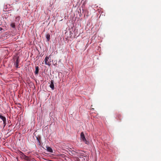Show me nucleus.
<instances>
[{
	"label": "nucleus",
	"mask_w": 161,
	"mask_h": 161,
	"mask_svg": "<svg viewBox=\"0 0 161 161\" xmlns=\"http://www.w3.org/2000/svg\"><path fill=\"white\" fill-rule=\"evenodd\" d=\"M81 138L83 142H85L86 144H87V142L85 137L84 134L82 132L80 134Z\"/></svg>",
	"instance_id": "nucleus-1"
},
{
	"label": "nucleus",
	"mask_w": 161,
	"mask_h": 161,
	"mask_svg": "<svg viewBox=\"0 0 161 161\" xmlns=\"http://www.w3.org/2000/svg\"><path fill=\"white\" fill-rule=\"evenodd\" d=\"M45 64L46 65H49L51 64V61L49 60V57H46L44 59Z\"/></svg>",
	"instance_id": "nucleus-2"
},
{
	"label": "nucleus",
	"mask_w": 161,
	"mask_h": 161,
	"mask_svg": "<svg viewBox=\"0 0 161 161\" xmlns=\"http://www.w3.org/2000/svg\"><path fill=\"white\" fill-rule=\"evenodd\" d=\"M65 156L64 154H61V161H68L69 158Z\"/></svg>",
	"instance_id": "nucleus-3"
},
{
	"label": "nucleus",
	"mask_w": 161,
	"mask_h": 161,
	"mask_svg": "<svg viewBox=\"0 0 161 161\" xmlns=\"http://www.w3.org/2000/svg\"><path fill=\"white\" fill-rule=\"evenodd\" d=\"M0 118L1 119L3 122V124L5 125V123L6 122V119L5 117L2 116L1 115H0Z\"/></svg>",
	"instance_id": "nucleus-4"
},
{
	"label": "nucleus",
	"mask_w": 161,
	"mask_h": 161,
	"mask_svg": "<svg viewBox=\"0 0 161 161\" xmlns=\"http://www.w3.org/2000/svg\"><path fill=\"white\" fill-rule=\"evenodd\" d=\"M53 82V80H51L50 81V84L49 86L51 88L52 90L54 89V88Z\"/></svg>",
	"instance_id": "nucleus-5"
},
{
	"label": "nucleus",
	"mask_w": 161,
	"mask_h": 161,
	"mask_svg": "<svg viewBox=\"0 0 161 161\" xmlns=\"http://www.w3.org/2000/svg\"><path fill=\"white\" fill-rule=\"evenodd\" d=\"M19 61L18 60V58H17L16 61L14 62V65L15 66V67L17 68H18V64L19 63Z\"/></svg>",
	"instance_id": "nucleus-6"
},
{
	"label": "nucleus",
	"mask_w": 161,
	"mask_h": 161,
	"mask_svg": "<svg viewBox=\"0 0 161 161\" xmlns=\"http://www.w3.org/2000/svg\"><path fill=\"white\" fill-rule=\"evenodd\" d=\"M64 148V147H62L61 145V153L62 152L63 153L66 154V153L67 152V151L64 148Z\"/></svg>",
	"instance_id": "nucleus-7"
},
{
	"label": "nucleus",
	"mask_w": 161,
	"mask_h": 161,
	"mask_svg": "<svg viewBox=\"0 0 161 161\" xmlns=\"http://www.w3.org/2000/svg\"><path fill=\"white\" fill-rule=\"evenodd\" d=\"M46 37L47 39V41H48L50 38V36L49 34H47L46 35Z\"/></svg>",
	"instance_id": "nucleus-8"
},
{
	"label": "nucleus",
	"mask_w": 161,
	"mask_h": 161,
	"mask_svg": "<svg viewBox=\"0 0 161 161\" xmlns=\"http://www.w3.org/2000/svg\"><path fill=\"white\" fill-rule=\"evenodd\" d=\"M36 70L35 71V74H37L39 71V67L38 66H36L35 67Z\"/></svg>",
	"instance_id": "nucleus-9"
},
{
	"label": "nucleus",
	"mask_w": 161,
	"mask_h": 161,
	"mask_svg": "<svg viewBox=\"0 0 161 161\" xmlns=\"http://www.w3.org/2000/svg\"><path fill=\"white\" fill-rule=\"evenodd\" d=\"M47 150L51 153L53 152V150L50 147H47Z\"/></svg>",
	"instance_id": "nucleus-10"
},
{
	"label": "nucleus",
	"mask_w": 161,
	"mask_h": 161,
	"mask_svg": "<svg viewBox=\"0 0 161 161\" xmlns=\"http://www.w3.org/2000/svg\"><path fill=\"white\" fill-rule=\"evenodd\" d=\"M10 25H11V27H12V28H15V24H14V23H11V24Z\"/></svg>",
	"instance_id": "nucleus-11"
},
{
	"label": "nucleus",
	"mask_w": 161,
	"mask_h": 161,
	"mask_svg": "<svg viewBox=\"0 0 161 161\" xmlns=\"http://www.w3.org/2000/svg\"><path fill=\"white\" fill-rule=\"evenodd\" d=\"M122 115L121 114H119L117 115V118L120 119L121 118Z\"/></svg>",
	"instance_id": "nucleus-12"
},
{
	"label": "nucleus",
	"mask_w": 161,
	"mask_h": 161,
	"mask_svg": "<svg viewBox=\"0 0 161 161\" xmlns=\"http://www.w3.org/2000/svg\"><path fill=\"white\" fill-rule=\"evenodd\" d=\"M20 19V17L19 16L16 18V19H17V20H18V21L19 20V19Z\"/></svg>",
	"instance_id": "nucleus-13"
}]
</instances>
